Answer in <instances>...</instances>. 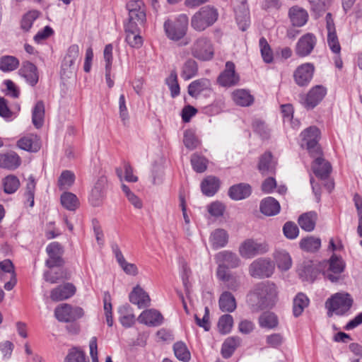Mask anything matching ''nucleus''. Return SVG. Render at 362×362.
Returning a JSON list of instances; mask_svg holds the SVG:
<instances>
[{"mask_svg":"<svg viewBox=\"0 0 362 362\" xmlns=\"http://www.w3.org/2000/svg\"><path fill=\"white\" fill-rule=\"evenodd\" d=\"M183 143L185 147L189 150L196 148L199 144V141L195 134L190 130H186L185 132Z\"/></svg>","mask_w":362,"mask_h":362,"instance_id":"59","label":"nucleus"},{"mask_svg":"<svg viewBox=\"0 0 362 362\" xmlns=\"http://www.w3.org/2000/svg\"><path fill=\"white\" fill-rule=\"evenodd\" d=\"M218 305L221 311L231 313L236 308L235 298L229 291H224L220 296Z\"/></svg>","mask_w":362,"mask_h":362,"instance_id":"34","label":"nucleus"},{"mask_svg":"<svg viewBox=\"0 0 362 362\" xmlns=\"http://www.w3.org/2000/svg\"><path fill=\"white\" fill-rule=\"evenodd\" d=\"M14 266L10 259L0 262V279L5 281L6 276L14 277Z\"/></svg>","mask_w":362,"mask_h":362,"instance_id":"58","label":"nucleus"},{"mask_svg":"<svg viewBox=\"0 0 362 362\" xmlns=\"http://www.w3.org/2000/svg\"><path fill=\"white\" fill-rule=\"evenodd\" d=\"M197 72V63L194 59H189L184 63L182 67L181 76L187 81L195 76Z\"/></svg>","mask_w":362,"mask_h":362,"instance_id":"42","label":"nucleus"},{"mask_svg":"<svg viewBox=\"0 0 362 362\" xmlns=\"http://www.w3.org/2000/svg\"><path fill=\"white\" fill-rule=\"evenodd\" d=\"M83 310L80 307H72L67 303L57 306L54 310V315L60 322H74L83 317Z\"/></svg>","mask_w":362,"mask_h":362,"instance_id":"11","label":"nucleus"},{"mask_svg":"<svg viewBox=\"0 0 362 362\" xmlns=\"http://www.w3.org/2000/svg\"><path fill=\"white\" fill-rule=\"evenodd\" d=\"M163 317L160 312L154 309L143 311L138 317V321L148 326H158L162 324Z\"/></svg>","mask_w":362,"mask_h":362,"instance_id":"24","label":"nucleus"},{"mask_svg":"<svg viewBox=\"0 0 362 362\" xmlns=\"http://www.w3.org/2000/svg\"><path fill=\"white\" fill-rule=\"evenodd\" d=\"M126 41L132 47L135 48H139L143 43L141 37L136 33L127 34Z\"/></svg>","mask_w":362,"mask_h":362,"instance_id":"64","label":"nucleus"},{"mask_svg":"<svg viewBox=\"0 0 362 362\" xmlns=\"http://www.w3.org/2000/svg\"><path fill=\"white\" fill-rule=\"evenodd\" d=\"M129 298L130 302L137 305L139 308H144L150 305L151 299L148 294L139 285L133 288Z\"/></svg>","mask_w":362,"mask_h":362,"instance_id":"23","label":"nucleus"},{"mask_svg":"<svg viewBox=\"0 0 362 362\" xmlns=\"http://www.w3.org/2000/svg\"><path fill=\"white\" fill-rule=\"evenodd\" d=\"M321 156L322 153L314 157L315 160L312 163V170L316 177L322 180H325L332 172V165Z\"/></svg>","mask_w":362,"mask_h":362,"instance_id":"17","label":"nucleus"},{"mask_svg":"<svg viewBox=\"0 0 362 362\" xmlns=\"http://www.w3.org/2000/svg\"><path fill=\"white\" fill-rule=\"evenodd\" d=\"M214 259L217 264L216 275H224L229 272L230 269L238 267L241 264V260L235 252L230 250H223L216 253Z\"/></svg>","mask_w":362,"mask_h":362,"instance_id":"7","label":"nucleus"},{"mask_svg":"<svg viewBox=\"0 0 362 362\" xmlns=\"http://www.w3.org/2000/svg\"><path fill=\"white\" fill-rule=\"evenodd\" d=\"M251 194V187L248 184L240 183L233 185L228 190L229 197L233 200H241Z\"/></svg>","mask_w":362,"mask_h":362,"instance_id":"29","label":"nucleus"},{"mask_svg":"<svg viewBox=\"0 0 362 362\" xmlns=\"http://www.w3.org/2000/svg\"><path fill=\"white\" fill-rule=\"evenodd\" d=\"M3 186L6 194H13L20 187V181L16 176L10 175L3 180Z\"/></svg>","mask_w":362,"mask_h":362,"instance_id":"51","label":"nucleus"},{"mask_svg":"<svg viewBox=\"0 0 362 362\" xmlns=\"http://www.w3.org/2000/svg\"><path fill=\"white\" fill-rule=\"evenodd\" d=\"M19 74L32 86H35L38 82L39 74L37 68L34 64L28 61L23 62Z\"/></svg>","mask_w":362,"mask_h":362,"instance_id":"22","label":"nucleus"},{"mask_svg":"<svg viewBox=\"0 0 362 362\" xmlns=\"http://www.w3.org/2000/svg\"><path fill=\"white\" fill-rule=\"evenodd\" d=\"M217 11L209 6L202 7L191 18L192 28L198 32L204 31L217 20Z\"/></svg>","mask_w":362,"mask_h":362,"instance_id":"3","label":"nucleus"},{"mask_svg":"<svg viewBox=\"0 0 362 362\" xmlns=\"http://www.w3.org/2000/svg\"><path fill=\"white\" fill-rule=\"evenodd\" d=\"M191 54L197 59L210 61L214 56V48L211 40L205 36L196 39L190 47Z\"/></svg>","mask_w":362,"mask_h":362,"instance_id":"5","label":"nucleus"},{"mask_svg":"<svg viewBox=\"0 0 362 362\" xmlns=\"http://www.w3.org/2000/svg\"><path fill=\"white\" fill-rule=\"evenodd\" d=\"M269 245L266 242H258L253 239H247L239 246L240 255L245 259H251L269 251Z\"/></svg>","mask_w":362,"mask_h":362,"instance_id":"9","label":"nucleus"},{"mask_svg":"<svg viewBox=\"0 0 362 362\" xmlns=\"http://www.w3.org/2000/svg\"><path fill=\"white\" fill-rule=\"evenodd\" d=\"M240 339L238 337H231L227 338L221 347V354L223 358H230L235 350L240 346Z\"/></svg>","mask_w":362,"mask_h":362,"instance_id":"35","label":"nucleus"},{"mask_svg":"<svg viewBox=\"0 0 362 362\" xmlns=\"http://www.w3.org/2000/svg\"><path fill=\"white\" fill-rule=\"evenodd\" d=\"M327 90L322 86L313 87L303 98V104L308 109H313L324 98Z\"/></svg>","mask_w":362,"mask_h":362,"instance_id":"16","label":"nucleus"},{"mask_svg":"<svg viewBox=\"0 0 362 362\" xmlns=\"http://www.w3.org/2000/svg\"><path fill=\"white\" fill-rule=\"evenodd\" d=\"M260 52L264 62L269 64L273 61L272 50L264 37H261L259 42Z\"/></svg>","mask_w":362,"mask_h":362,"instance_id":"57","label":"nucleus"},{"mask_svg":"<svg viewBox=\"0 0 362 362\" xmlns=\"http://www.w3.org/2000/svg\"><path fill=\"white\" fill-rule=\"evenodd\" d=\"M228 241V235L223 229L215 230L211 235V245L214 249H218L226 245Z\"/></svg>","mask_w":362,"mask_h":362,"instance_id":"37","label":"nucleus"},{"mask_svg":"<svg viewBox=\"0 0 362 362\" xmlns=\"http://www.w3.org/2000/svg\"><path fill=\"white\" fill-rule=\"evenodd\" d=\"M233 100L235 104L240 106H250L254 101L253 96L244 89H238L232 93Z\"/></svg>","mask_w":362,"mask_h":362,"instance_id":"36","label":"nucleus"},{"mask_svg":"<svg viewBox=\"0 0 362 362\" xmlns=\"http://www.w3.org/2000/svg\"><path fill=\"white\" fill-rule=\"evenodd\" d=\"M277 287L273 282L264 281L257 284L247 298L253 312H259L274 305L277 298Z\"/></svg>","mask_w":362,"mask_h":362,"instance_id":"1","label":"nucleus"},{"mask_svg":"<svg viewBox=\"0 0 362 362\" xmlns=\"http://www.w3.org/2000/svg\"><path fill=\"white\" fill-rule=\"evenodd\" d=\"M274 258L277 267L281 271L288 270L292 265V259L288 252L284 250H276L274 254Z\"/></svg>","mask_w":362,"mask_h":362,"instance_id":"33","label":"nucleus"},{"mask_svg":"<svg viewBox=\"0 0 362 362\" xmlns=\"http://www.w3.org/2000/svg\"><path fill=\"white\" fill-rule=\"evenodd\" d=\"M317 219V214L314 211H309L300 215L298 223L303 230L310 232L314 230Z\"/></svg>","mask_w":362,"mask_h":362,"instance_id":"32","label":"nucleus"},{"mask_svg":"<svg viewBox=\"0 0 362 362\" xmlns=\"http://www.w3.org/2000/svg\"><path fill=\"white\" fill-rule=\"evenodd\" d=\"M283 231L285 236L288 239H294L298 235L299 230L296 224L293 222H286L284 227Z\"/></svg>","mask_w":362,"mask_h":362,"instance_id":"62","label":"nucleus"},{"mask_svg":"<svg viewBox=\"0 0 362 362\" xmlns=\"http://www.w3.org/2000/svg\"><path fill=\"white\" fill-rule=\"evenodd\" d=\"M217 278L226 284V286L228 289L235 291L240 286V282L237 276L233 275L230 272H226L224 275L218 274Z\"/></svg>","mask_w":362,"mask_h":362,"instance_id":"44","label":"nucleus"},{"mask_svg":"<svg viewBox=\"0 0 362 362\" xmlns=\"http://www.w3.org/2000/svg\"><path fill=\"white\" fill-rule=\"evenodd\" d=\"M252 129L262 139H267L270 136V130L264 122L255 119L252 122Z\"/></svg>","mask_w":362,"mask_h":362,"instance_id":"56","label":"nucleus"},{"mask_svg":"<svg viewBox=\"0 0 362 362\" xmlns=\"http://www.w3.org/2000/svg\"><path fill=\"white\" fill-rule=\"evenodd\" d=\"M300 247L308 252H315L317 251L321 246V240L318 238L309 236L303 238L300 243Z\"/></svg>","mask_w":362,"mask_h":362,"instance_id":"39","label":"nucleus"},{"mask_svg":"<svg viewBox=\"0 0 362 362\" xmlns=\"http://www.w3.org/2000/svg\"><path fill=\"white\" fill-rule=\"evenodd\" d=\"M78 55L79 47L77 45H71L69 47L67 53L64 58L62 62V68L64 69L71 68L75 64V62L78 59Z\"/></svg>","mask_w":362,"mask_h":362,"instance_id":"43","label":"nucleus"},{"mask_svg":"<svg viewBox=\"0 0 362 362\" xmlns=\"http://www.w3.org/2000/svg\"><path fill=\"white\" fill-rule=\"evenodd\" d=\"M211 87V81L202 78L192 81L188 86L187 92L192 98H197L203 91L210 90Z\"/></svg>","mask_w":362,"mask_h":362,"instance_id":"26","label":"nucleus"},{"mask_svg":"<svg viewBox=\"0 0 362 362\" xmlns=\"http://www.w3.org/2000/svg\"><path fill=\"white\" fill-rule=\"evenodd\" d=\"M46 252L48 258L45 262V265L49 268L62 267L64 264V260L62 258L64 249L57 242H52L46 247Z\"/></svg>","mask_w":362,"mask_h":362,"instance_id":"13","label":"nucleus"},{"mask_svg":"<svg viewBox=\"0 0 362 362\" xmlns=\"http://www.w3.org/2000/svg\"><path fill=\"white\" fill-rule=\"evenodd\" d=\"M301 146L305 148L312 157L320 155L322 149L318 144L320 130L315 127H310L301 133Z\"/></svg>","mask_w":362,"mask_h":362,"instance_id":"8","label":"nucleus"},{"mask_svg":"<svg viewBox=\"0 0 362 362\" xmlns=\"http://www.w3.org/2000/svg\"><path fill=\"white\" fill-rule=\"evenodd\" d=\"M308 305L309 299L307 296L303 293H298L293 299V313L294 316H300Z\"/></svg>","mask_w":362,"mask_h":362,"instance_id":"41","label":"nucleus"},{"mask_svg":"<svg viewBox=\"0 0 362 362\" xmlns=\"http://www.w3.org/2000/svg\"><path fill=\"white\" fill-rule=\"evenodd\" d=\"M276 163L274 160L270 152H265L259 158L258 170L263 175L274 174L276 170Z\"/></svg>","mask_w":362,"mask_h":362,"instance_id":"25","label":"nucleus"},{"mask_svg":"<svg viewBox=\"0 0 362 362\" xmlns=\"http://www.w3.org/2000/svg\"><path fill=\"white\" fill-rule=\"evenodd\" d=\"M17 146L24 151L35 153L40 149L41 141L37 135L30 134L21 138L17 142Z\"/></svg>","mask_w":362,"mask_h":362,"instance_id":"21","label":"nucleus"},{"mask_svg":"<svg viewBox=\"0 0 362 362\" xmlns=\"http://www.w3.org/2000/svg\"><path fill=\"white\" fill-rule=\"evenodd\" d=\"M62 206L69 211H75L79 206L77 197L71 192H64L61 196Z\"/></svg>","mask_w":362,"mask_h":362,"instance_id":"48","label":"nucleus"},{"mask_svg":"<svg viewBox=\"0 0 362 362\" xmlns=\"http://www.w3.org/2000/svg\"><path fill=\"white\" fill-rule=\"evenodd\" d=\"M207 209L211 216L220 217L224 213L225 206L221 202H214L208 206Z\"/></svg>","mask_w":362,"mask_h":362,"instance_id":"63","label":"nucleus"},{"mask_svg":"<svg viewBox=\"0 0 362 362\" xmlns=\"http://www.w3.org/2000/svg\"><path fill=\"white\" fill-rule=\"evenodd\" d=\"M315 66L311 63H305L298 66L293 73L295 82L299 86H307L313 78Z\"/></svg>","mask_w":362,"mask_h":362,"instance_id":"15","label":"nucleus"},{"mask_svg":"<svg viewBox=\"0 0 362 362\" xmlns=\"http://www.w3.org/2000/svg\"><path fill=\"white\" fill-rule=\"evenodd\" d=\"M316 44V37L312 33H307L298 41L296 53L299 57H306L313 50Z\"/></svg>","mask_w":362,"mask_h":362,"instance_id":"18","label":"nucleus"},{"mask_svg":"<svg viewBox=\"0 0 362 362\" xmlns=\"http://www.w3.org/2000/svg\"><path fill=\"white\" fill-rule=\"evenodd\" d=\"M107 182L105 177H99L95 182L89 197V202L92 206H98L101 204L105 196Z\"/></svg>","mask_w":362,"mask_h":362,"instance_id":"19","label":"nucleus"},{"mask_svg":"<svg viewBox=\"0 0 362 362\" xmlns=\"http://www.w3.org/2000/svg\"><path fill=\"white\" fill-rule=\"evenodd\" d=\"M259 324L261 327L274 329L278 325V318L273 313L264 312L259 317Z\"/></svg>","mask_w":362,"mask_h":362,"instance_id":"46","label":"nucleus"},{"mask_svg":"<svg viewBox=\"0 0 362 362\" xmlns=\"http://www.w3.org/2000/svg\"><path fill=\"white\" fill-rule=\"evenodd\" d=\"M40 12L37 10L28 11L22 17L21 28L25 32H28L33 26L34 21L39 18Z\"/></svg>","mask_w":362,"mask_h":362,"instance_id":"47","label":"nucleus"},{"mask_svg":"<svg viewBox=\"0 0 362 362\" xmlns=\"http://www.w3.org/2000/svg\"><path fill=\"white\" fill-rule=\"evenodd\" d=\"M233 325V318L229 314H225L220 317L218 322V328L220 333L223 334L230 332Z\"/></svg>","mask_w":362,"mask_h":362,"instance_id":"52","label":"nucleus"},{"mask_svg":"<svg viewBox=\"0 0 362 362\" xmlns=\"http://www.w3.org/2000/svg\"><path fill=\"white\" fill-rule=\"evenodd\" d=\"M21 163L19 156L13 152L0 153V167L9 170L16 169Z\"/></svg>","mask_w":362,"mask_h":362,"instance_id":"28","label":"nucleus"},{"mask_svg":"<svg viewBox=\"0 0 362 362\" xmlns=\"http://www.w3.org/2000/svg\"><path fill=\"white\" fill-rule=\"evenodd\" d=\"M118 311L120 314L119 321L124 327H130L135 323V316L129 305L119 307Z\"/></svg>","mask_w":362,"mask_h":362,"instance_id":"38","label":"nucleus"},{"mask_svg":"<svg viewBox=\"0 0 362 362\" xmlns=\"http://www.w3.org/2000/svg\"><path fill=\"white\" fill-rule=\"evenodd\" d=\"M353 304V299L347 293H337L326 301V308L328 310V315L333 313L338 315H342L348 312Z\"/></svg>","mask_w":362,"mask_h":362,"instance_id":"4","label":"nucleus"},{"mask_svg":"<svg viewBox=\"0 0 362 362\" xmlns=\"http://www.w3.org/2000/svg\"><path fill=\"white\" fill-rule=\"evenodd\" d=\"M246 0H242V6H243V13L239 14L238 11H235L236 13V21L238 24L240 29L242 31H245L247 30L250 25V20L248 12L247 11V8L245 6Z\"/></svg>","mask_w":362,"mask_h":362,"instance_id":"54","label":"nucleus"},{"mask_svg":"<svg viewBox=\"0 0 362 362\" xmlns=\"http://www.w3.org/2000/svg\"><path fill=\"white\" fill-rule=\"evenodd\" d=\"M325 263L304 261L298 268V274L303 281L313 282L318 274L323 273Z\"/></svg>","mask_w":362,"mask_h":362,"instance_id":"12","label":"nucleus"},{"mask_svg":"<svg viewBox=\"0 0 362 362\" xmlns=\"http://www.w3.org/2000/svg\"><path fill=\"white\" fill-rule=\"evenodd\" d=\"M239 81L240 76L235 71V64L230 61L227 62L224 70L217 78V82L223 87H230L237 85Z\"/></svg>","mask_w":362,"mask_h":362,"instance_id":"14","label":"nucleus"},{"mask_svg":"<svg viewBox=\"0 0 362 362\" xmlns=\"http://www.w3.org/2000/svg\"><path fill=\"white\" fill-rule=\"evenodd\" d=\"M168 85L172 98H175L180 95V88L177 81V76L175 71H172L170 76L166 78Z\"/></svg>","mask_w":362,"mask_h":362,"instance_id":"55","label":"nucleus"},{"mask_svg":"<svg viewBox=\"0 0 362 362\" xmlns=\"http://www.w3.org/2000/svg\"><path fill=\"white\" fill-rule=\"evenodd\" d=\"M76 293V287L70 283H66L53 288L50 292V298L53 301H62L71 298Z\"/></svg>","mask_w":362,"mask_h":362,"instance_id":"20","label":"nucleus"},{"mask_svg":"<svg viewBox=\"0 0 362 362\" xmlns=\"http://www.w3.org/2000/svg\"><path fill=\"white\" fill-rule=\"evenodd\" d=\"M190 161L192 168L197 173H203L207 168L208 160L205 157L198 153H193L191 156Z\"/></svg>","mask_w":362,"mask_h":362,"instance_id":"50","label":"nucleus"},{"mask_svg":"<svg viewBox=\"0 0 362 362\" xmlns=\"http://www.w3.org/2000/svg\"><path fill=\"white\" fill-rule=\"evenodd\" d=\"M322 263H325L323 266V275L325 279L332 283L339 282L343 279L341 274L346 264L341 257L333 254L327 262L324 261Z\"/></svg>","mask_w":362,"mask_h":362,"instance_id":"6","label":"nucleus"},{"mask_svg":"<svg viewBox=\"0 0 362 362\" xmlns=\"http://www.w3.org/2000/svg\"><path fill=\"white\" fill-rule=\"evenodd\" d=\"M219 187V180L214 176H208L201 184L203 194L208 197L214 196L218 190Z\"/></svg>","mask_w":362,"mask_h":362,"instance_id":"31","label":"nucleus"},{"mask_svg":"<svg viewBox=\"0 0 362 362\" xmlns=\"http://www.w3.org/2000/svg\"><path fill=\"white\" fill-rule=\"evenodd\" d=\"M173 350L175 356L180 361L187 362L190 360V352L184 342H176L173 346Z\"/></svg>","mask_w":362,"mask_h":362,"instance_id":"49","label":"nucleus"},{"mask_svg":"<svg viewBox=\"0 0 362 362\" xmlns=\"http://www.w3.org/2000/svg\"><path fill=\"white\" fill-rule=\"evenodd\" d=\"M19 66V60L13 56L5 55L0 57V70L9 72L16 69Z\"/></svg>","mask_w":362,"mask_h":362,"instance_id":"45","label":"nucleus"},{"mask_svg":"<svg viewBox=\"0 0 362 362\" xmlns=\"http://www.w3.org/2000/svg\"><path fill=\"white\" fill-rule=\"evenodd\" d=\"M327 43L330 49L334 53L338 54L340 53L341 46L336 31L327 33Z\"/></svg>","mask_w":362,"mask_h":362,"instance_id":"61","label":"nucleus"},{"mask_svg":"<svg viewBox=\"0 0 362 362\" xmlns=\"http://www.w3.org/2000/svg\"><path fill=\"white\" fill-rule=\"evenodd\" d=\"M274 264L267 258H259L249 266V274L254 278H268L274 271Z\"/></svg>","mask_w":362,"mask_h":362,"instance_id":"10","label":"nucleus"},{"mask_svg":"<svg viewBox=\"0 0 362 362\" xmlns=\"http://www.w3.org/2000/svg\"><path fill=\"white\" fill-rule=\"evenodd\" d=\"M288 16L292 25L296 27L303 26L308 19L307 11L298 6L291 7L288 11Z\"/></svg>","mask_w":362,"mask_h":362,"instance_id":"27","label":"nucleus"},{"mask_svg":"<svg viewBox=\"0 0 362 362\" xmlns=\"http://www.w3.org/2000/svg\"><path fill=\"white\" fill-rule=\"evenodd\" d=\"M260 211L266 216H274L280 211V204L272 197L264 199L260 204Z\"/></svg>","mask_w":362,"mask_h":362,"instance_id":"30","label":"nucleus"},{"mask_svg":"<svg viewBox=\"0 0 362 362\" xmlns=\"http://www.w3.org/2000/svg\"><path fill=\"white\" fill-rule=\"evenodd\" d=\"M45 117V105L42 100L38 101L33 110L32 121L34 126L39 129L44 123Z\"/></svg>","mask_w":362,"mask_h":362,"instance_id":"40","label":"nucleus"},{"mask_svg":"<svg viewBox=\"0 0 362 362\" xmlns=\"http://www.w3.org/2000/svg\"><path fill=\"white\" fill-rule=\"evenodd\" d=\"M189 19L186 14H180L174 19H168L163 24L167 37L173 41H179L187 34Z\"/></svg>","mask_w":362,"mask_h":362,"instance_id":"2","label":"nucleus"},{"mask_svg":"<svg viewBox=\"0 0 362 362\" xmlns=\"http://www.w3.org/2000/svg\"><path fill=\"white\" fill-rule=\"evenodd\" d=\"M75 175L70 170H64L58 180V186L60 189L69 188L74 182Z\"/></svg>","mask_w":362,"mask_h":362,"instance_id":"53","label":"nucleus"},{"mask_svg":"<svg viewBox=\"0 0 362 362\" xmlns=\"http://www.w3.org/2000/svg\"><path fill=\"white\" fill-rule=\"evenodd\" d=\"M66 273L63 269H59L54 274L52 272L47 271L44 273V279L46 281L51 284H56L58 281L66 279Z\"/></svg>","mask_w":362,"mask_h":362,"instance_id":"60","label":"nucleus"}]
</instances>
